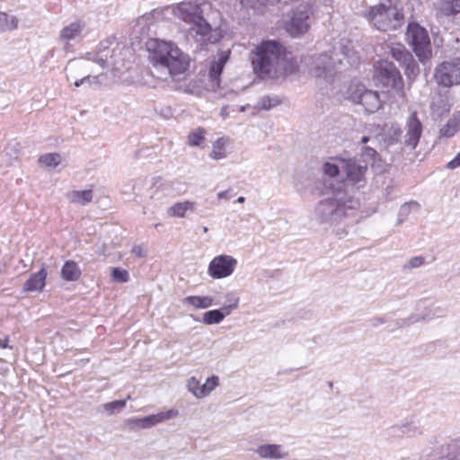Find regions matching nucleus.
Masks as SVG:
<instances>
[{
	"instance_id": "f257e3e1",
	"label": "nucleus",
	"mask_w": 460,
	"mask_h": 460,
	"mask_svg": "<svg viewBox=\"0 0 460 460\" xmlns=\"http://www.w3.org/2000/svg\"><path fill=\"white\" fill-rule=\"evenodd\" d=\"M254 75L261 80L279 79L297 71L296 61L277 40H263L249 53Z\"/></svg>"
},
{
	"instance_id": "f03ea898",
	"label": "nucleus",
	"mask_w": 460,
	"mask_h": 460,
	"mask_svg": "<svg viewBox=\"0 0 460 460\" xmlns=\"http://www.w3.org/2000/svg\"><path fill=\"white\" fill-rule=\"evenodd\" d=\"M146 49L153 66L165 77L183 74L188 69L189 59L175 44L151 39L146 42Z\"/></svg>"
},
{
	"instance_id": "7ed1b4c3",
	"label": "nucleus",
	"mask_w": 460,
	"mask_h": 460,
	"mask_svg": "<svg viewBox=\"0 0 460 460\" xmlns=\"http://www.w3.org/2000/svg\"><path fill=\"white\" fill-rule=\"evenodd\" d=\"M359 201L351 196L337 191L333 197L321 200L315 207V218L321 224L334 225L356 215Z\"/></svg>"
},
{
	"instance_id": "20e7f679",
	"label": "nucleus",
	"mask_w": 460,
	"mask_h": 460,
	"mask_svg": "<svg viewBox=\"0 0 460 460\" xmlns=\"http://www.w3.org/2000/svg\"><path fill=\"white\" fill-rule=\"evenodd\" d=\"M365 17L378 31H395L404 22L402 8L396 0H382L378 4L369 8Z\"/></svg>"
},
{
	"instance_id": "39448f33",
	"label": "nucleus",
	"mask_w": 460,
	"mask_h": 460,
	"mask_svg": "<svg viewBox=\"0 0 460 460\" xmlns=\"http://www.w3.org/2000/svg\"><path fill=\"white\" fill-rule=\"evenodd\" d=\"M210 8L211 4L207 1L182 2L175 6L174 14L182 22L191 25L190 29L196 35L200 36L199 40L210 41L209 34L212 28L204 17L205 11Z\"/></svg>"
},
{
	"instance_id": "423d86ee",
	"label": "nucleus",
	"mask_w": 460,
	"mask_h": 460,
	"mask_svg": "<svg viewBox=\"0 0 460 460\" xmlns=\"http://www.w3.org/2000/svg\"><path fill=\"white\" fill-rule=\"evenodd\" d=\"M405 40L420 62L424 63L430 58L431 43L428 31L424 27L417 22H410L405 32Z\"/></svg>"
},
{
	"instance_id": "0eeeda50",
	"label": "nucleus",
	"mask_w": 460,
	"mask_h": 460,
	"mask_svg": "<svg viewBox=\"0 0 460 460\" xmlns=\"http://www.w3.org/2000/svg\"><path fill=\"white\" fill-rule=\"evenodd\" d=\"M313 19L312 5L308 3H302L292 11L290 19L285 24V29L291 37L298 38L308 31Z\"/></svg>"
},
{
	"instance_id": "6e6552de",
	"label": "nucleus",
	"mask_w": 460,
	"mask_h": 460,
	"mask_svg": "<svg viewBox=\"0 0 460 460\" xmlns=\"http://www.w3.org/2000/svg\"><path fill=\"white\" fill-rule=\"evenodd\" d=\"M436 83L442 87L460 84V58L441 62L434 71Z\"/></svg>"
},
{
	"instance_id": "1a4fd4ad",
	"label": "nucleus",
	"mask_w": 460,
	"mask_h": 460,
	"mask_svg": "<svg viewBox=\"0 0 460 460\" xmlns=\"http://www.w3.org/2000/svg\"><path fill=\"white\" fill-rule=\"evenodd\" d=\"M376 80L386 88L401 90L403 87L400 71L393 62L380 60L376 66Z\"/></svg>"
},
{
	"instance_id": "9d476101",
	"label": "nucleus",
	"mask_w": 460,
	"mask_h": 460,
	"mask_svg": "<svg viewBox=\"0 0 460 460\" xmlns=\"http://www.w3.org/2000/svg\"><path fill=\"white\" fill-rule=\"evenodd\" d=\"M342 164V172L346 175L345 186H350L357 190L363 188L367 183L365 174L367 171V166L366 164H359L355 159L345 160Z\"/></svg>"
},
{
	"instance_id": "9b49d317",
	"label": "nucleus",
	"mask_w": 460,
	"mask_h": 460,
	"mask_svg": "<svg viewBox=\"0 0 460 460\" xmlns=\"http://www.w3.org/2000/svg\"><path fill=\"white\" fill-rule=\"evenodd\" d=\"M85 29V22L80 20L74 21L64 26L58 34V41L63 45L66 52L73 50L71 41H79L83 39V32Z\"/></svg>"
},
{
	"instance_id": "f8f14e48",
	"label": "nucleus",
	"mask_w": 460,
	"mask_h": 460,
	"mask_svg": "<svg viewBox=\"0 0 460 460\" xmlns=\"http://www.w3.org/2000/svg\"><path fill=\"white\" fill-rule=\"evenodd\" d=\"M404 128L405 135L403 136V141L402 143L405 146L414 150L420 142L423 130L422 123L418 119L416 111L410 113L406 119Z\"/></svg>"
},
{
	"instance_id": "ddd939ff",
	"label": "nucleus",
	"mask_w": 460,
	"mask_h": 460,
	"mask_svg": "<svg viewBox=\"0 0 460 460\" xmlns=\"http://www.w3.org/2000/svg\"><path fill=\"white\" fill-rule=\"evenodd\" d=\"M237 264V261L229 255H218L209 263L208 272L213 279H223L230 276Z\"/></svg>"
},
{
	"instance_id": "4468645a",
	"label": "nucleus",
	"mask_w": 460,
	"mask_h": 460,
	"mask_svg": "<svg viewBox=\"0 0 460 460\" xmlns=\"http://www.w3.org/2000/svg\"><path fill=\"white\" fill-rule=\"evenodd\" d=\"M446 314L447 309L445 307L431 305L428 307H425L424 311L420 314H413L408 318L397 320L396 326L398 328H402L419 322H429L436 318L444 317Z\"/></svg>"
},
{
	"instance_id": "2eb2a0df",
	"label": "nucleus",
	"mask_w": 460,
	"mask_h": 460,
	"mask_svg": "<svg viewBox=\"0 0 460 460\" xmlns=\"http://www.w3.org/2000/svg\"><path fill=\"white\" fill-rule=\"evenodd\" d=\"M389 430L390 434L394 437L412 438L421 433L419 421L413 416L407 417L391 426Z\"/></svg>"
},
{
	"instance_id": "dca6fc26",
	"label": "nucleus",
	"mask_w": 460,
	"mask_h": 460,
	"mask_svg": "<svg viewBox=\"0 0 460 460\" xmlns=\"http://www.w3.org/2000/svg\"><path fill=\"white\" fill-rule=\"evenodd\" d=\"M254 453L266 460H286L289 457V452L280 444H261L254 449Z\"/></svg>"
},
{
	"instance_id": "f3484780",
	"label": "nucleus",
	"mask_w": 460,
	"mask_h": 460,
	"mask_svg": "<svg viewBox=\"0 0 460 460\" xmlns=\"http://www.w3.org/2000/svg\"><path fill=\"white\" fill-rule=\"evenodd\" d=\"M230 304L224 305L220 309H214L206 312L203 314L202 322L207 325L220 323L226 316L229 315L233 310L238 307L239 299L232 297Z\"/></svg>"
},
{
	"instance_id": "a211bd4d",
	"label": "nucleus",
	"mask_w": 460,
	"mask_h": 460,
	"mask_svg": "<svg viewBox=\"0 0 460 460\" xmlns=\"http://www.w3.org/2000/svg\"><path fill=\"white\" fill-rule=\"evenodd\" d=\"M312 74L315 77H332L335 74V68L332 57L327 54L320 55L312 68Z\"/></svg>"
},
{
	"instance_id": "6ab92c4d",
	"label": "nucleus",
	"mask_w": 460,
	"mask_h": 460,
	"mask_svg": "<svg viewBox=\"0 0 460 460\" xmlns=\"http://www.w3.org/2000/svg\"><path fill=\"white\" fill-rule=\"evenodd\" d=\"M48 276L47 267L43 264L40 270L30 276L23 284V291L25 292H40L42 291L46 285Z\"/></svg>"
},
{
	"instance_id": "aec40b11",
	"label": "nucleus",
	"mask_w": 460,
	"mask_h": 460,
	"mask_svg": "<svg viewBox=\"0 0 460 460\" xmlns=\"http://www.w3.org/2000/svg\"><path fill=\"white\" fill-rule=\"evenodd\" d=\"M358 98V97L353 96L352 102L361 104L368 113L376 112L381 108V101L377 92L367 89L361 96V99Z\"/></svg>"
},
{
	"instance_id": "412c9836",
	"label": "nucleus",
	"mask_w": 460,
	"mask_h": 460,
	"mask_svg": "<svg viewBox=\"0 0 460 460\" xmlns=\"http://www.w3.org/2000/svg\"><path fill=\"white\" fill-rule=\"evenodd\" d=\"M230 55V49L220 51L217 54V58L211 62L208 75L212 82L219 84L220 75L226 64L229 61Z\"/></svg>"
},
{
	"instance_id": "4be33fe9",
	"label": "nucleus",
	"mask_w": 460,
	"mask_h": 460,
	"mask_svg": "<svg viewBox=\"0 0 460 460\" xmlns=\"http://www.w3.org/2000/svg\"><path fill=\"white\" fill-rule=\"evenodd\" d=\"M152 189L154 190L151 194V199H158L159 190H172L178 194L185 192L183 185L179 181H165L161 177L153 179Z\"/></svg>"
},
{
	"instance_id": "5701e85b",
	"label": "nucleus",
	"mask_w": 460,
	"mask_h": 460,
	"mask_svg": "<svg viewBox=\"0 0 460 460\" xmlns=\"http://www.w3.org/2000/svg\"><path fill=\"white\" fill-rule=\"evenodd\" d=\"M197 207L196 202L191 200H184L176 202L167 209V215L170 217L182 218L186 216L187 212L195 211Z\"/></svg>"
},
{
	"instance_id": "b1692460",
	"label": "nucleus",
	"mask_w": 460,
	"mask_h": 460,
	"mask_svg": "<svg viewBox=\"0 0 460 460\" xmlns=\"http://www.w3.org/2000/svg\"><path fill=\"white\" fill-rule=\"evenodd\" d=\"M176 415V412L173 410H169L166 411H162L156 414H151L141 418V427L142 429H148L153 426H155L158 423H161L166 420L172 419Z\"/></svg>"
},
{
	"instance_id": "393cba45",
	"label": "nucleus",
	"mask_w": 460,
	"mask_h": 460,
	"mask_svg": "<svg viewBox=\"0 0 460 460\" xmlns=\"http://www.w3.org/2000/svg\"><path fill=\"white\" fill-rule=\"evenodd\" d=\"M182 304L194 309H206L215 305L213 298L208 296H188L182 299Z\"/></svg>"
},
{
	"instance_id": "a878e982",
	"label": "nucleus",
	"mask_w": 460,
	"mask_h": 460,
	"mask_svg": "<svg viewBox=\"0 0 460 460\" xmlns=\"http://www.w3.org/2000/svg\"><path fill=\"white\" fill-rule=\"evenodd\" d=\"M81 270L74 261H67L61 269V277L66 281H76L81 277Z\"/></svg>"
},
{
	"instance_id": "bb28decb",
	"label": "nucleus",
	"mask_w": 460,
	"mask_h": 460,
	"mask_svg": "<svg viewBox=\"0 0 460 460\" xmlns=\"http://www.w3.org/2000/svg\"><path fill=\"white\" fill-rule=\"evenodd\" d=\"M280 0H239L241 5L245 9H252L258 13H263L264 10L279 3Z\"/></svg>"
},
{
	"instance_id": "cd10ccee",
	"label": "nucleus",
	"mask_w": 460,
	"mask_h": 460,
	"mask_svg": "<svg viewBox=\"0 0 460 460\" xmlns=\"http://www.w3.org/2000/svg\"><path fill=\"white\" fill-rule=\"evenodd\" d=\"M93 193L92 190H73L67 193L68 199L75 204L85 206L93 200Z\"/></svg>"
},
{
	"instance_id": "c85d7f7f",
	"label": "nucleus",
	"mask_w": 460,
	"mask_h": 460,
	"mask_svg": "<svg viewBox=\"0 0 460 460\" xmlns=\"http://www.w3.org/2000/svg\"><path fill=\"white\" fill-rule=\"evenodd\" d=\"M346 159H339V158H332L330 161L326 162L323 166V171L324 174L329 175L330 177L337 176L340 172H343V162Z\"/></svg>"
},
{
	"instance_id": "c756f323",
	"label": "nucleus",
	"mask_w": 460,
	"mask_h": 460,
	"mask_svg": "<svg viewBox=\"0 0 460 460\" xmlns=\"http://www.w3.org/2000/svg\"><path fill=\"white\" fill-rule=\"evenodd\" d=\"M390 53L392 57L402 65L406 61L411 60V53L402 44H396L391 47Z\"/></svg>"
},
{
	"instance_id": "7c9ffc66",
	"label": "nucleus",
	"mask_w": 460,
	"mask_h": 460,
	"mask_svg": "<svg viewBox=\"0 0 460 460\" xmlns=\"http://www.w3.org/2000/svg\"><path fill=\"white\" fill-rule=\"evenodd\" d=\"M420 208V205L415 200L402 204L398 212V224H402L411 212L418 211Z\"/></svg>"
},
{
	"instance_id": "2f4dec72",
	"label": "nucleus",
	"mask_w": 460,
	"mask_h": 460,
	"mask_svg": "<svg viewBox=\"0 0 460 460\" xmlns=\"http://www.w3.org/2000/svg\"><path fill=\"white\" fill-rule=\"evenodd\" d=\"M39 162L47 168L54 169L60 164L61 157L57 153L45 154L39 158Z\"/></svg>"
},
{
	"instance_id": "473e14b6",
	"label": "nucleus",
	"mask_w": 460,
	"mask_h": 460,
	"mask_svg": "<svg viewBox=\"0 0 460 460\" xmlns=\"http://www.w3.org/2000/svg\"><path fill=\"white\" fill-rule=\"evenodd\" d=\"M460 128V121L452 118L448 119L446 125L440 129V136L445 137H453Z\"/></svg>"
},
{
	"instance_id": "72a5a7b5",
	"label": "nucleus",
	"mask_w": 460,
	"mask_h": 460,
	"mask_svg": "<svg viewBox=\"0 0 460 460\" xmlns=\"http://www.w3.org/2000/svg\"><path fill=\"white\" fill-rule=\"evenodd\" d=\"M226 141L223 137L217 138L212 146L210 157L215 160L223 159L226 157Z\"/></svg>"
},
{
	"instance_id": "f704fd0d",
	"label": "nucleus",
	"mask_w": 460,
	"mask_h": 460,
	"mask_svg": "<svg viewBox=\"0 0 460 460\" xmlns=\"http://www.w3.org/2000/svg\"><path fill=\"white\" fill-rule=\"evenodd\" d=\"M18 26V21L14 16H9L0 12V31H12Z\"/></svg>"
},
{
	"instance_id": "c9c22d12",
	"label": "nucleus",
	"mask_w": 460,
	"mask_h": 460,
	"mask_svg": "<svg viewBox=\"0 0 460 460\" xmlns=\"http://www.w3.org/2000/svg\"><path fill=\"white\" fill-rule=\"evenodd\" d=\"M281 103V100L278 96L270 97L269 95L262 96L258 102V109L268 111Z\"/></svg>"
},
{
	"instance_id": "e433bc0d",
	"label": "nucleus",
	"mask_w": 460,
	"mask_h": 460,
	"mask_svg": "<svg viewBox=\"0 0 460 460\" xmlns=\"http://www.w3.org/2000/svg\"><path fill=\"white\" fill-rule=\"evenodd\" d=\"M449 453L440 460H460V437L448 444Z\"/></svg>"
},
{
	"instance_id": "4c0bfd02",
	"label": "nucleus",
	"mask_w": 460,
	"mask_h": 460,
	"mask_svg": "<svg viewBox=\"0 0 460 460\" xmlns=\"http://www.w3.org/2000/svg\"><path fill=\"white\" fill-rule=\"evenodd\" d=\"M205 129L202 128H197L195 131L190 132L188 136V144L190 146H199L205 138Z\"/></svg>"
},
{
	"instance_id": "58836bf2",
	"label": "nucleus",
	"mask_w": 460,
	"mask_h": 460,
	"mask_svg": "<svg viewBox=\"0 0 460 460\" xmlns=\"http://www.w3.org/2000/svg\"><path fill=\"white\" fill-rule=\"evenodd\" d=\"M130 399L128 395L124 400H116L110 402H106L102 405L103 411L109 415H112L117 410L122 409L126 406L127 401Z\"/></svg>"
},
{
	"instance_id": "ea45409f",
	"label": "nucleus",
	"mask_w": 460,
	"mask_h": 460,
	"mask_svg": "<svg viewBox=\"0 0 460 460\" xmlns=\"http://www.w3.org/2000/svg\"><path fill=\"white\" fill-rule=\"evenodd\" d=\"M218 385V377L212 376L207 378L206 382L201 385L202 391L199 392V398L208 395Z\"/></svg>"
},
{
	"instance_id": "a19ab883",
	"label": "nucleus",
	"mask_w": 460,
	"mask_h": 460,
	"mask_svg": "<svg viewBox=\"0 0 460 460\" xmlns=\"http://www.w3.org/2000/svg\"><path fill=\"white\" fill-rule=\"evenodd\" d=\"M366 90L367 89L364 84L359 83H351L347 91V98L351 102L353 96L358 97V99H361V96L364 94Z\"/></svg>"
},
{
	"instance_id": "79ce46f5",
	"label": "nucleus",
	"mask_w": 460,
	"mask_h": 460,
	"mask_svg": "<svg viewBox=\"0 0 460 460\" xmlns=\"http://www.w3.org/2000/svg\"><path fill=\"white\" fill-rule=\"evenodd\" d=\"M402 129L398 125H392L388 130L387 136V144L394 145L401 141L402 138Z\"/></svg>"
},
{
	"instance_id": "37998d69",
	"label": "nucleus",
	"mask_w": 460,
	"mask_h": 460,
	"mask_svg": "<svg viewBox=\"0 0 460 460\" xmlns=\"http://www.w3.org/2000/svg\"><path fill=\"white\" fill-rule=\"evenodd\" d=\"M111 279L115 282L126 283L129 280L128 270L121 268H113L111 270Z\"/></svg>"
},
{
	"instance_id": "c03bdc74",
	"label": "nucleus",
	"mask_w": 460,
	"mask_h": 460,
	"mask_svg": "<svg viewBox=\"0 0 460 460\" xmlns=\"http://www.w3.org/2000/svg\"><path fill=\"white\" fill-rule=\"evenodd\" d=\"M443 10L449 14L460 13V0H443Z\"/></svg>"
},
{
	"instance_id": "a18cd8bd",
	"label": "nucleus",
	"mask_w": 460,
	"mask_h": 460,
	"mask_svg": "<svg viewBox=\"0 0 460 460\" xmlns=\"http://www.w3.org/2000/svg\"><path fill=\"white\" fill-rule=\"evenodd\" d=\"M125 427L131 431H137L142 429L141 418H130L125 420Z\"/></svg>"
},
{
	"instance_id": "49530a36",
	"label": "nucleus",
	"mask_w": 460,
	"mask_h": 460,
	"mask_svg": "<svg viewBox=\"0 0 460 460\" xmlns=\"http://www.w3.org/2000/svg\"><path fill=\"white\" fill-rule=\"evenodd\" d=\"M189 390L197 397L199 398V392L202 391V386L199 384V381L195 377L190 378L188 382Z\"/></svg>"
},
{
	"instance_id": "de8ad7c7",
	"label": "nucleus",
	"mask_w": 460,
	"mask_h": 460,
	"mask_svg": "<svg viewBox=\"0 0 460 460\" xmlns=\"http://www.w3.org/2000/svg\"><path fill=\"white\" fill-rule=\"evenodd\" d=\"M425 263V258L423 256L411 257L408 262L404 265L405 269H416L422 266Z\"/></svg>"
},
{
	"instance_id": "09e8293b",
	"label": "nucleus",
	"mask_w": 460,
	"mask_h": 460,
	"mask_svg": "<svg viewBox=\"0 0 460 460\" xmlns=\"http://www.w3.org/2000/svg\"><path fill=\"white\" fill-rule=\"evenodd\" d=\"M405 68V74L410 76L411 75H416L419 71L417 63L415 62L413 56H411V61H406L402 64Z\"/></svg>"
},
{
	"instance_id": "8fccbe9b",
	"label": "nucleus",
	"mask_w": 460,
	"mask_h": 460,
	"mask_svg": "<svg viewBox=\"0 0 460 460\" xmlns=\"http://www.w3.org/2000/svg\"><path fill=\"white\" fill-rule=\"evenodd\" d=\"M132 253H134L136 256L139 258H144L146 256V252L143 248L142 245L136 244L132 248Z\"/></svg>"
},
{
	"instance_id": "3c124183",
	"label": "nucleus",
	"mask_w": 460,
	"mask_h": 460,
	"mask_svg": "<svg viewBox=\"0 0 460 460\" xmlns=\"http://www.w3.org/2000/svg\"><path fill=\"white\" fill-rule=\"evenodd\" d=\"M460 166V152L447 164V169L454 170Z\"/></svg>"
},
{
	"instance_id": "603ef678",
	"label": "nucleus",
	"mask_w": 460,
	"mask_h": 460,
	"mask_svg": "<svg viewBox=\"0 0 460 460\" xmlns=\"http://www.w3.org/2000/svg\"><path fill=\"white\" fill-rule=\"evenodd\" d=\"M92 79L93 80H97V79H99V76L98 75L92 76L90 75H86L83 78H81L79 80H75L74 84H75V87H80L81 85L85 84L86 80H92Z\"/></svg>"
},
{
	"instance_id": "864d4df0",
	"label": "nucleus",
	"mask_w": 460,
	"mask_h": 460,
	"mask_svg": "<svg viewBox=\"0 0 460 460\" xmlns=\"http://www.w3.org/2000/svg\"><path fill=\"white\" fill-rule=\"evenodd\" d=\"M234 196V194L233 193L232 190H230V189L217 193L218 199H230Z\"/></svg>"
},
{
	"instance_id": "5fc2aeb1",
	"label": "nucleus",
	"mask_w": 460,
	"mask_h": 460,
	"mask_svg": "<svg viewBox=\"0 0 460 460\" xmlns=\"http://www.w3.org/2000/svg\"><path fill=\"white\" fill-rule=\"evenodd\" d=\"M371 325L373 327H377L380 324H384L386 323V320L383 317H375L370 320Z\"/></svg>"
},
{
	"instance_id": "6e6d98bb",
	"label": "nucleus",
	"mask_w": 460,
	"mask_h": 460,
	"mask_svg": "<svg viewBox=\"0 0 460 460\" xmlns=\"http://www.w3.org/2000/svg\"><path fill=\"white\" fill-rule=\"evenodd\" d=\"M376 155V151L372 147H365L363 151V155L367 156L369 158H374Z\"/></svg>"
},
{
	"instance_id": "4d7b16f0",
	"label": "nucleus",
	"mask_w": 460,
	"mask_h": 460,
	"mask_svg": "<svg viewBox=\"0 0 460 460\" xmlns=\"http://www.w3.org/2000/svg\"><path fill=\"white\" fill-rule=\"evenodd\" d=\"M90 60V58H88L87 59L85 60H82L80 61L78 64H77V66L78 68L80 69H84L88 66V61Z\"/></svg>"
},
{
	"instance_id": "13d9d810",
	"label": "nucleus",
	"mask_w": 460,
	"mask_h": 460,
	"mask_svg": "<svg viewBox=\"0 0 460 460\" xmlns=\"http://www.w3.org/2000/svg\"><path fill=\"white\" fill-rule=\"evenodd\" d=\"M8 338L0 339V349H6L8 347Z\"/></svg>"
},
{
	"instance_id": "bf43d9fd",
	"label": "nucleus",
	"mask_w": 460,
	"mask_h": 460,
	"mask_svg": "<svg viewBox=\"0 0 460 460\" xmlns=\"http://www.w3.org/2000/svg\"><path fill=\"white\" fill-rule=\"evenodd\" d=\"M93 61L98 63V64H100L102 67H104L105 65H106V60L102 58H98L96 59H93Z\"/></svg>"
},
{
	"instance_id": "052dcab7",
	"label": "nucleus",
	"mask_w": 460,
	"mask_h": 460,
	"mask_svg": "<svg viewBox=\"0 0 460 460\" xmlns=\"http://www.w3.org/2000/svg\"><path fill=\"white\" fill-rule=\"evenodd\" d=\"M220 115L226 119V117L228 115V112H227V107H223L221 109V111H220Z\"/></svg>"
},
{
	"instance_id": "680f3d73",
	"label": "nucleus",
	"mask_w": 460,
	"mask_h": 460,
	"mask_svg": "<svg viewBox=\"0 0 460 460\" xmlns=\"http://www.w3.org/2000/svg\"><path fill=\"white\" fill-rule=\"evenodd\" d=\"M424 304V299H420L417 304H416V306H417V309L420 310L421 305Z\"/></svg>"
},
{
	"instance_id": "e2e57ef3",
	"label": "nucleus",
	"mask_w": 460,
	"mask_h": 460,
	"mask_svg": "<svg viewBox=\"0 0 460 460\" xmlns=\"http://www.w3.org/2000/svg\"><path fill=\"white\" fill-rule=\"evenodd\" d=\"M245 201V198L241 196L236 199L237 203H243Z\"/></svg>"
},
{
	"instance_id": "0e129e2a",
	"label": "nucleus",
	"mask_w": 460,
	"mask_h": 460,
	"mask_svg": "<svg viewBox=\"0 0 460 460\" xmlns=\"http://www.w3.org/2000/svg\"><path fill=\"white\" fill-rule=\"evenodd\" d=\"M369 141V137H363L361 138V143L365 144V143H367Z\"/></svg>"
},
{
	"instance_id": "69168bd1",
	"label": "nucleus",
	"mask_w": 460,
	"mask_h": 460,
	"mask_svg": "<svg viewBox=\"0 0 460 460\" xmlns=\"http://www.w3.org/2000/svg\"><path fill=\"white\" fill-rule=\"evenodd\" d=\"M86 83L89 84H97L98 83V79L97 80H93V79L92 80H86L85 84Z\"/></svg>"
},
{
	"instance_id": "338daca9",
	"label": "nucleus",
	"mask_w": 460,
	"mask_h": 460,
	"mask_svg": "<svg viewBox=\"0 0 460 460\" xmlns=\"http://www.w3.org/2000/svg\"><path fill=\"white\" fill-rule=\"evenodd\" d=\"M328 385L332 388V385H333L332 382H331V381H330V382H328Z\"/></svg>"
},
{
	"instance_id": "774afa93",
	"label": "nucleus",
	"mask_w": 460,
	"mask_h": 460,
	"mask_svg": "<svg viewBox=\"0 0 460 460\" xmlns=\"http://www.w3.org/2000/svg\"><path fill=\"white\" fill-rule=\"evenodd\" d=\"M241 111H245V107L244 106H242L241 109H240Z\"/></svg>"
}]
</instances>
